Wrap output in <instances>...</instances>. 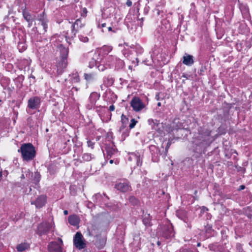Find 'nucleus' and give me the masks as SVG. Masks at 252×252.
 Instances as JSON below:
<instances>
[{
    "label": "nucleus",
    "instance_id": "52",
    "mask_svg": "<svg viewBox=\"0 0 252 252\" xmlns=\"http://www.w3.org/2000/svg\"><path fill=\"white\" fill-rule=\"evenodd\" d=\"M182 77L186 78V79H188V75L187 74L183 73L182 75Z\"/></svg>",
    "mask_w": 252,
    "mask_h": 252
},
{
    "label": "nucleus",
    "instance_id": "64",
    "mask_svg": "<svg viewBox=\"0 0 252 252\" xmlns=\"http://www.w3.org/2000/svg\"><path fill=\"white\" fill-rule=\"evenodd\" d=\"M30 120H31V119L30 118H28V121L29 122Z\"/></svg>",
    "mask_w": 252,
    "mask_h": 252
},
{
    "label": "nucleus",
    "instance_id": "2",
    "mask_svg": "<svg viewBox=\"0 0 252 252\" xmlns=\"http://www.w3.org/2000/svg\"><path fill=\"white\" fill-rule=\"evenodd\" d=\"M18 152L21 153L23 160L26 161H30L33 159L36 155L35 148L31 143L23 144Z\"/></svg>",
    "mask_w": 252,
    "mask_h": 252
},
{
    "label": "nucleus",
    "instance_id": "4",
    "mask_svg": "<svg viewBox=\"0 0 252 252\" xmlns=\"http://www.w3.org/2000/svg\"><path fill=\"white\" fill-rule=\"evenodd\" d=\"M106 65L110 68L114 67L115 69L118 70L123 68L125 63L123 60L117 57L109 55L106 59Z\"/></svg>",
    "mask_w": 252,
    "mask_h": 252
},
{
    "label": "nucleus",
    "instance_id": "6",
    "mask_svg": "<svg viewBox=\"0 0 252 252\" xmlns=\"http://www.w3.org/2000/svg\"><path fill=\"white\" fill-rule=\"evenodd\" d=\"M59 243L57 242H52L48 245V250L49 252H63L62 246L63 242L62 240L59 238Z\"/></svg>",
    "mask_w": 252,
    "mask_h": 252
},
{
    "label": "nucleus",
    "instance_id": "44",
    "mask_svg": "<svg viewBox=\"0 0 252 252\" xmlns=\"http://www.w3.org/2000/svg\"><path fill=\"white\" fill-rule=\"evenodd\" d=\"M179 218L182 220L184 222H187V218L185 217H181L179 216Z\"/></svg>",
    "mask_w": 252,
    "mask_h": 252
},
{
    "label": "nucleus",
    "instance_id": "51",
    "mask_svg": "<svg viewBox=\"0 0 252 252\" xmlns=\"http://www.w3.org/2000/svg\"><path fill=\"white\" fill-rule=\"evenodd\" d=\"M208 210V208L205 207H203L202 208V211H203V212H205V211H207Z\"/></svg>",
    "mask_w": 252,
    "mask_h": 252
},
{
    "label": "nucleus",
    "instance_id": "24",
    "mask_svg": "<svg viewBox=\"0 0 252 252\" xmlns=\"http://www.w3.org/2000/svg\"><path fill=\"white\" fill-rule=\"evenodd\" d=\"M41 179V175L39 172L36 171L34 173V177L33 179V183L35 185H37L40 182Z\"/></svg>",
    "mask_w": 252,
    "mask_h": 252
},
{
    "label": "nucleus",
    "instance_id": "16",
    "mask_svg": "<svg viewBox=\"0 0 252 252\" xmlns=\"http://www.w3.org/2000/svg\"><path fill=\"white\" fill-rule=\"evenodd\" d=\"M38 18L43 28L44 32H46L47 31V23L48 20L47 19V17L45 15L44 12H43L41 14H40L38 16Z\"/></svg>",
    "mask_w": 252,
    "mask_h": 252
},
{
    "label": "nucleus",
    "instance_id": "40",
    "mask_svg": "<svg viewBox=\"0 0 252 252\" xmlns=\"http://www.w3.org/2000/svg\"><path fill=\"white\" fill-rule=\"evenodd\" d=\"M171 142L168 141L167 143V144H166V146L165 147V156L167 154V153L168 152V149L169 148L170 145H171Z\"/></svg>",
    "mask_w": 252,
    "mask_h": 252
},
{
    "label": "nucleus",
    "instance_id": "28",
    "mask_svg": "<svg viewBox=\"0 0 252 252\" xmlns=\"http://www.w3.org/2000/svg\"><path fill=\"white\" fill-rule=\"evenodd\" d=\"M121 121L123 124V125L121 126L120 130H122V128H124L126 126V125L128 122V118H127L126 117V116L123 114L121 116Z\"/></svg>",
    "mask_w": 252,
    "mask_h": 252
},
{
    "label": "nucleus",
    "instance_id": "32",
    "mask_svg": "<svg viewBox=\"0 0 252 252\" xmlns=\"http://www.w3.org/2000/svg\"><path fill=\"white\" fill-rule=\"evenodd\" d=\"M206 70V67L205 66L202 65L198 71V73L200 75H203V73Z\"/></svg>",
    "mask_w": 252,
    "mask_h": 252
},
{
    "label": "nucleus",
    "instance_id": "11",
    "mask_svg": "<svg viewBox=\"0 0 252 252\" xmlns=\"http://www.w3.org/2000/svg\"><path fill=\"white\" fill-rule=\"evenodd\" d=\"M102 60V56L98 52H94L92 56L91 60L89 63V67L91 68L94 66L97 65L101 63Z\"/></svg>",
    "mask_w": 252,
    "mask_h": 252
},
{
    "label": "nucleus",
    "instance_id": "22",
    "mask_svg": "<svg viewBox=\"0 0 252 252\" xmlns=\"http://www.w3.org/2000/svg\"><path fill=\"white\" fill-rule=\"evenodd\" d=\"M23 15L25 20L29 23V27H31L32 24V16L25 10L23 12Z\"/></svg>",
    "mask_w": 252,
    "mask_h": 252
},
{
    "label": "nucleus",
    "instance_id": "62",
    "mask_svg": "<svg viewBox=\"0 0 252 252\" xmlns=\"http://www.w3.org/2000/svg\"><path fill=\"white\" fill-rule=\"evenodd\" d=\"M21 178H22V179H24V178H25V176H24V174H22V175Z\"/></svg>",
    "mask_w": 252,
    "mask_h": 252
},
{
    "label": "nucleus",
    "instance_id": "48",
    "mask_svg": "<svg viewBox=\"0 0 252 252\" xmlns=\"http://www.w3.org/2000/svg\"><path fill=\"white\" fill-rule=\"evenodd\" d=\"M25 172H26V176L28 177V175H29V176H30L31 175H32V173H31L30 171L28 169L27 171H26Z\"/></svg>",
    "mask_w": 252,
    "mask_h": 252
},
{
    "label": "nucleus",
    "instance_id": "30",
    "mask_svg": "<svg viewBox=\"0 0 252 252\" xmlns=\"http://www.w3.org/2000/svg\"><path fill=\"white\" fill-rule=\"evenodd\" d=\"M94 75L93 73H90V74L85 73L84 74L85 79L88 82H90V81H92L93 80H94Z\"/></svg>",
    "mask_w": 252,
    "mask_h": 252
},
{
    "label": "nucleus",
    "instance_id": "3",
    "mask_svg": "<svg viewBox=\"0 0 252 252\" xmlns=\"http://www.w3.org/2000/svg\"><path fill=\"white\" fill-rule=\"evenodd\" d=\"M61 60L57 65V73L58 74H61L64 68L67 65V57L68 55V49L63 47L62 45L60 47Z\"/></svg>",
    "mask_w": 252,
    "mask_h": 252
},
{
    "label": "nucleus",
    "instance_id": "25",
    "mask_svg": "<svg viewBox=\"0 0 252 252\" xmlns=\"http://www.w3.org/2000/svg\"><path fill=\"white\" fill-rule=\"evenodd\" d=\"M136 160V164L138 166H141L142 163V156L137 153L134 155Z\"/></svg>",
    "mask_w": 252,
    "mask_h": 252
},
{
    "label": "nucleus",
    "instance_id": "39",
    "mask_svg": "<svg viewBox=\"0 0 252 252\" xmlns=\"http://www.w3.org/2000/svg\"><path fill=\"white\" fill-rule=\"evenodd\" d=\"M106 26V24L105 23H102L101 24H100L99 23H98V25H97V27L98 28H102L103 29V28L105 27ZM102 32H104V31L103 29H102Z\"/></svg>",
    "mask_w": 252,
    "mask_h": 252
},
{
    "label": "nucleus",
    "instance_id": "31",
    "mask_svg": "<svg viewBox=\"0 0 252 252\" xmlns=\"http://www.w3.org/2000/svg\"><path fill=\"white\" fill-rule=\"evenodd\" d=\"M48 171L51 174H54L56 171V168L53 165H50L48 168Z\"/></svg>",
    "mask_w": 252,
    "mask_h": 252
},
{
    "label": "nucleus",
    "instance_id": "8",
    "mask_svg": "<svg viewBox=\"0 0 252 252\" xmlns=\"http://www.w3.org/2000/svg\"><path fill=\"white\" fill-rule=\"evenodd\" d=\"M162 229V235L164 238L169 239L174 236L175 232L173 230V227L171 223L163 225Z\"/></svg>",
    "mask_w": 252,
    "mask_h": 252
},
{
    "label": "nucleus",
    "instance_id": "20",
    "mask_svg": "<svg viewBox=\"0 0 252 252\" xmlns=\"http://www.w3.org/2000/svg\"><path fill=\"white\" fill-rule=\"evenodd\" d=\"M100 95L95 92L92 93L89 97V102L93 104H95L97 100L99 99Z\"/></svg>",
    "mask_w": 252,
    "mask_h": 252
},
{
    "label": "nucleus",
    "instance_id": "35",
    "mask_svg": "<svg viewBox=\"0 0 252 252\" xmlns=\"http://www.w3.org/2000/svg\"><path fill=\"white\" fill-rule=\"evenodd\" d=\"M137 121L135 120L134 119H131V122L129 125V127L130 129L133 128L136 125Z\"/></svg>",
    "mask_w": 252,
    "mask_h": 252
},
{
    "label": "nucleus",
    "instance_id": "54",
    "mask_svg": "<svg viewBox=\"0 0 252 252\" xmlns=\"http://www.w3.org/2000/svg\"><path fill=\"white\" fill-rule=\"evenodd\" d=\"M185 161H192V159H190L189 158H186V159L185 160Z\"/></svg>",
    "mask_w": 252,
    "mask_h": 252
},
{
    "label": "nucleus",
    "instance_id": "50",
    "mask_svg": "<svg viewBox=\"0 0 252 252\" xmlns=\"http://www.w3.org/2000/svg\"><path fill=\"white\" fill-rule=\"evenodd\" d=\"M101 196V194L99 193L96 194L95 195L93 196L94 198H97Z\"/></svg>",
    "mask_w": 252,
    "mask_h": 252
},
{
    "label": "nucleus",
    "instance_id": "26",
    "mask_svg": "<svg viewBox=\"0 0 252 252\" xmlns=\"http://www.w3.org/2000/svg\"><path fill=\"white\" fill-rule=\"evenodd\" d=\"M150 221H151V218H150V216L149 214L147 215V216L145 215L143 217V222L145 224V226H150L151 225Z\"/></svg>",
    "mask_w": 252,
    "mask_h": 252
},
{
    "label": "nucleus",
    "instance_id": "19",
    "mask_svg": "<svg viewBox=\"0 0 252 252\" xmlns=\"http://www.w3.org/2000/svg\"><path fill=\"white\" fill-rule=\"evenodd\" d=\"M30 248V245L28 243H22L18 244L16 247L18 252H22L24 251L28 250Z\"/></svg>",
    "mask_w": 252,
    "mask_h": 252
},
{
    "label": "nucleus",
    "instance_id": "14",
    "mask_svg": "<svg viewBox=\"0 0 252 252\" xmlns=\"http://www.w3.org/2000/svg\"><path fill=\"white\" fill-rule=\"evenodd\" d=\"M115 188L123 192H126L130 190L131 187L127 181H124L117 183L115 185Z\"/></svg>",
    "mask_w": 252,
    "mask_h": 252
},
{
    "label": "nucleus",
    "instance_id": "1",
    "mask_svg": "<svg viewBox=\"0 0 252 252\" xmlns=\"http://www.w3.org/2000/svg\"><path fill=\"white\" fill-rule=\"evenodd\" d=\"M211 131L205 129L199 131L198 135L195 137L194 143L199 150H202L210 146L214 140L211 135Z\"/></svg>",
    "mask_w": 252,
    "mask_h": 252
},
{
    "label": "nucleus",
    "instance_id": "27",
    "mask_svg": "<svg viewBox=\"0 0 252 252\" xmlns=\"http://www.w3.org/2000/svg\"><path fill=\"white\" fill-rule=\"evenodd\" d=\"M113 9L112 7L109 8H106L104 9V12L102 14L103 18H108L111 16L110 12Z\"/></svg>",
    "mask_w": 252,
    "mask_h": 252
},
{
    "label": "nucleus",
    "instance_id": "58",
    "mask_svg": "<svg viewBox=\"0 0 252 252\" xmlns=\"http://www.w3.org/2000/svg\"><path fill=\"white\" fill-rule=\"evenodd\" d=\"M160 244H161L160 242L159 241H158V242H157V245H158V246H160Z\"/></svg>",
    "mask_w": 252,
    "mask_h": 252
},
{
    "label": "nucleus",
    "instance_id": "36",
    "mask_svg": "<svg viewBox=\"0 0 252 252\" xmlns=\"http://www.w3.org/2000/svg\"><path fill=\"white\" fill-rule=\"evenodd\" d=\"M79 38L80 41L84 42H87L89 40V38L87 36H84L83 35H79Z\"/></svg>",
    "mask_w": 252,
    "mask_h": 252
},
{
    "label": "nucleus",
    "instance_id": "56",
    "mask_svg": "<svg viewBox=\"0 0 252 252\" xmlns=\"http://www.w3.org/2000/svg\"><path fill=\"white\" fill-rule=\"evenodd\" d=\"M108 31H109V32H110V31H112V28H111V27H109L108 28Z\"/></svg>",
    "mask_w": 252,
    "mask_h": 252
},
{
    "label": "nucleus",
    "instance_id": "45",
    "mask_svg": "<svg viewBox=\"0 0 252 252\" xmlns=\"http://www.w3.org/2000/svg\"><path fill=\"white\" fill-rule=\"evenodd\" d=\"M79 81H80V79L79 78V77L78 76L75 77L73 79V81L74 82H79Z\"/></svg>",
    "mask_w": 252,
    "mask_h": 252
},
{
    "label": "nucleus",
    "instance_id": "5",
    "mask_svg": "<svg viewBox=\"0 0 252 252\" xmlns=\"http://www.w3.org/2000/svg\"><path fill=\"white\" fill-rule=\"evenodd\" d=\"M149 149L152 155V160L154 162H158L160 156L162 155V152H163V146H161L159 148L155 145H151Z\"/></svg>",
    "mask_w": 252,
    "mask_h": 252
},
{
    "label": "nucleus",
    "instance_id": "13",
    "mask_svg": "<svg viewBox=\"0 0 252 252\" xmlns=\"http://www.w3.org/2000/svg\"><path fill=\"white\" fill-rule=\"evenodd\" d=\"M84 25L85 24L82 23L80 19H77L74 23L72 25L71 38H74L77 32L81 30Z\"/></svg>",
    "mask_w": 252,
    "mask_h": 252
},
{
    "label": "nucleus",
    "instance_id": "23",
    "mask_svg": "<svg viewBox=\"0 0 252 252\" xmlns=\"http://www.w3.org/2000/svg\"><path fill=\"white\" fill-rule=\"evenodd\" d=\"M106 151L107 156L110 157L117 152V150L111 146H107L106 147Z\"/></svg>",
    "mask_w": 252,
    "mask_h": 252
},
{
    "label": "nucleus",
    "instance_id": "37",
    "mask_svg": "<svg viewBox=\"0 0 252 252\" xmlns=\"http://www.w3.org/2000/svg\"><path fill=\"white\" fill-rule=\"evenodd\" d=\"M74 152L78 156L82 152V148L80 147H76V149H74Z\"/></svg>",
    "mask_w": 252,
    "mask_h": 252
},
{
    "label": "nucleus",
    "instance_id": "61",
    "mask_svg": "<svg viewBox=\"0 0 252 252\" xmlns=\"http://www.w3.org/2000/svg\"><path fill=\"white\" fill-rule=\"evenodd\" d=\"M109 162H110V163L111 164H112V163H113V160L111 159V160H110V161H109Z\"/></svg>",
    "mask_w": 252,
    "mask_h": 252
},
{
    "label": "nucleus",
    "instance_id": "41",
    "mask_svg": "<svg viewBox=\"0 0 252 252\" xmlns=\"http://www.w3.org/2000/svg\"><path fill=\"white\" fill-rule=\"evenodd\" d=\"M87 144H88V146L90 147H91V148H94V143L91 141H88L87 142Z\"/></svg>",
    "mask_w": 252,
    "mask_h": 252
},
{
    "label": "nucleus",
    "instance_id": "12",
    "mask_svg": "<svg viewBox=\"0 0 252 252\" xmlns=\"http://www.w3.org/2000/svg\"><path fill=\"white\" fill-rule=\"evenodd\" d=\"M40 98L38 96L32 97L28 100L27 107L31 109H37L40 106Z\"/></svg>",
    "mask_w": 252,
    "mask_h": 252
},
{
    "label": "nucleus",
    "instance_id": "63",
    "mask_svg": "<svg viewBox=\"0 0 252 252\" xmlns=\"http://www.w3.org/2000/svg\"><path fill=\"white\" fill-rule=\"evenodd\" d=\"M31 78H33V79H34V77L33 75H31Z\"/></svg>",
    "mask_w": 252,
    "mask_h": 252
},
{
    "label": "nucleus",
    "instance_id": "55",
    "mask_svg": "<svg viewBox=\"0 0 252 252\" xmlns=\"http://www.w3.org/2000/svg\"><path fill=\"white\" fill-rule=\"evenodd\" d=\"M63 213H64V214L65 215H67V214H68V211H67V210H64V211H63Z\"/></svg>",
    "mask_w": 252,
    "mask_h": 252
},
{
    "label": "nucleus",
    "instance_id": "15",
    "mask_svg": "<svg viewBox=\"0 0 252 252\" xmlns=\"http://www.w3.org/2000/svg\"><path fill=\"white\" fill-rule=\"evenodd\" d=\"M46 196L41 195L38 197L35 201H32V204H34L36 208H42L46 203Z\"/></svg>",
    "mask_w": 252,
    "mask_h": 252
},
{
    "label": "nucleus",
    "instance_id": "21",
    "mask_svg": "<svg viewBox=\"0 0 252 252\" xmlns=\"http://www.w3.org/2000/svg\"><path fill=\"white\" fill-rule=\"evenodd\" d=\"M105 244V240L103 238H98L95 241V245L98 249H102Z\"/></svg>",
    "mask_w": 252,
    "mask_h": 252
},
{
    "label": "nucleus",
    "instance_id": "42",
    "mask_svg": "<svg viewBox=\"0 0 252 252\" xmlns=\"http://www.w3.org/2000/svg\"><path fill=\"white\" fill-rule=\"evenodd\" d=\"M180 252H192V251L189 249L182 248L180 250Z\"/></svg>",
    "mask_w": 252,
    "mask_h": 252
},
{
    "label": "nucleus",
    "instance_id": "53",
    "mask_svg": "<svg viewBox=\"0 0 252 252\" xmlns=\"http://www.w3.org/2000/svg\"><path fill=\"white\" fill-rule=\"evenodd\" d=\"M159 94H157L156 95V98L157 99V100H159Z\"/></svg>",
    "mask_w": 252,
    "mask_h": 252
},
{
    "label": "nucleus",
    "instance_id": "57",
    "mask_svg": "<svg viewBox=\"0 0 252 252\" xmlns=\"http://www.w3.org/2000/svg\"><path fill=\"white\" fill-rule=\"evenodd\" d=\"M113 81L112 79H110L109 82H108V85H111Z\"/></svg>",
    "mask_w": 252,
    "mask_h": 252
},
{
    "label": "nucleus",
    "instance_id": "60",
    "mask_svg": "<svg viewBox=\"0 0 252 252\" xmlns=\"http://www.w3.org/2000/svg\"><path fill=\"white\" fill-rule=\"evenodd\" d=\"M72 89L75 90V91H76L78 90V89H77V88L76 87H73V88H72Z\"/></svg>",
    "mask_w": 252,
    "mask_h": 252
},
{
    "label": "nucleus",
    "instance_id": "47",
    "mask_svg": "<svg viewBox=\"0 0 252 252\" xmlns=\"http://www.w3.org/2000/svg\"><path fill=\"white\" fill-rule=\"evenodd\" d=\"M245 189V186L244 185H241L239 189H238V190L240 191L241 190H243Z\"/></svg>",
    "mask_w": 252,
    "mask_h": 252
},
{
    "label": "nucleus",
    "instance_id": "46",
    "mask_svg": "<svg viewBox=\"0 0 252 252\" xmlns=\"http://www.w3.org/2000/svg\"><path fill=\"white\" fill-rule=\"evenodd\" d=\"M126 4L128 6H131L132 5V2L130 0H127Z\"/></svg>",
    "mask_w": 252,
    "mask_h": 252
},
{
    "label": "nucleus",
    "instance_id": "17",
    "mask_svg": "<svg viewBox=\"0 0 252 252\" xmlns=\"http://www.w3.org/2000/svg\"><path fill=\"white\" fill-rule=\"evenodd\" d=\"M183 63L186 65L191 66L194 63L193 57L186 53L183 57Z\"/></svg>",
    "mask_w": 252,
    "mask_h": 252
},
{
    "label": "nucleus",
    "instance_id": "49",
    "mask_svg": "<svg viewBox=\"0 0 252 252\" xmlns=\"http://www.w3.org/2000/svg\"><path fill=\"white\" fill-rule=\"evenodd\" d=\"M115 108V106L113 105H112L109 107V110L111 111H114Z\"/></svg>",
    "mask_w": 252,
    "mask_h": 252
},
{
    "label": "nucleus",
    "instance_id": "43",
    "mask_svg": "<svg viewBox=\"0 0 252 252\" xmlns=\"http://www.w3.org/2000/svg\"><path fill=\"white\" fill-rule=\"evenodd\" d=\"M94 105V104H93L90 102V104H87V108L89 110L91 109L93 107Z\"/></svg>",
    "mask_w": 252,
    "mask_h": 252
},
{
    "label": "nucleus",
    "instance_id": "18",
    "mask_svg": "<svg viewBox=\"0 0 252 252\" xmlns=\"http://www.w3.org/2000/svg\"><path fill=\"white\" fill-rule=\"evenodd\" d=\"M68 220L69 223L73 226H76L78 224L80 221L78 217L75 215L69 216Z\"/></svg>",
    "mask_w": 252,
    "mask_h": 252
},
{
    "label": "nucleus",
    "instance_id": "7",
    "mask_svg": "<svg viewBox=\"0 0 252 252\" xmlns=\"http://www.w3.org/2000/svg\"><path fill=\"white\" fill-rule=\"evenodd\" d=\"M130 106L135 112L141 111L145 107L144 104L141 100L137 97H134L132 99L130 102Z\"/></svg>",
    "mask_w": 252,
    "mask_h": 252
},
{
    "label": "nucleus",
    "instance_id": "34",
    "mask_svg": "<svg viewBox=\"0 0 252 252\" xmlns=\"http://www.w3.org/2000/svg\"><path fill=\"white\" fill-rule=\"evenodd\" d=\"M129 201L133 205H136L138 203L137 199L134 196H130L129 198Z\"/></svg>",
    "mask_w": 252,
    "mask_h": 252
},
{
    "label": "nucleus",
    "instance_id": "29",
    "mask_svg": "<svg viewBox=\"0 0 252 252\" xmlns=\"http://www.w3.org/2000/svg\"><path fill=\"white\" fill-rule=\"evenodd\" d=\"M93 158L92 155L89 153H85L82 156L83 159L85 161H90Z\"/></svg>",
    "mask_w": 252,
    "mask_h": 252
},
{
    "label": "nucleus",
    "instance_id": "38",
    "mask_svg": "<svg viewBox=\"0 0 252 252\" xmlns=\"http://www.w3.org/2000/svg\"><path fill=\"white\" fill-rule=\"evenodd\" d=\"M97 67V68H98V69L100 71H103L105 70V67L104 66V65L103 64H100V63L97 64V65L96 66Z\"/></svg>",
    "mask_w": 252,
    "mask_h": 252
},
{
    "label": "nucleus",
    "instance_id": "59",
    "mask_svg": "<svg viewBox=\"0 0 252 252\" xmlns=\"http://www.w3.org/2000/svg\"><path fill=\"white\" fill-rule=\"evenodd\" d=\"M157 105L158 106H161V103L160 102H158V104H157Z\"/></svg>",
    "mask_w": 252,
    "mask_h": 252
},
{
    "label": "nucleus",
    "instance_id": "9",
    "mask_svg": "<svg viewBox=\"0 0 252 252\" xmlns=\"http://www.w3.org/2000/svg\"><path fill=\"white\" fill-rule=\"evenodd\" d=\"M52 227L51 223L42 222L37 227L36 232L38 234L41 235L46 234Z\"/></svg>",
    "mask_w": 252,
    "mask_h": 252
},
{
    "label": "nucleus",
    "instance_id": "10",
    "mask_svg": "<svg viewBox=\"0 0 252 252\" xmlns=\"http://www.w3.org/2000/svg\"><path fill=\"white\" fill-rule=\"evenodd\" d=\"M74 246L78 249L81 250L85 248L86 244L83 240V236L80 232H77L73 239Z\"/></svg>",
    "mask_w": 252,
    "mask_h": 252
},
{
    "label": "nucleus",
    "instance_id": "33",
    "mask_svg": "<svg viewBox=\"0 0 252 252\" xmlns=\"http://www.w3.org/2000/svg\"><path fill=\"white\" fill-rule=\"evenodd\" d=\"M237 252H245L242 248V246L240 243H237L236 246Z\"/></svg>",
    "mask_w": 252,
    "mask_h": 252
}]
</instances>
